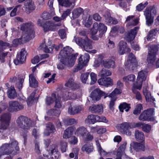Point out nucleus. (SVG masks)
<instances>
[{
	"mask_svg": "<svg viewBox=\"0 0 159 159\" xmlns=\"http://www.w3.org/2000/svg\"><path fill=\"white\" fill-rule=\"evenodd\" d=\"M33 26V24L31 22L24 23L21 25L20 30L23 31L20 38L23 43L34 37Z\"/></svg>",
	"mask_w": 159,
	"mask_h": 159,
	"instance_id": "f257e3e1",
	"label": "nucleus"
},
{
	"mask_svg": "<svg viewBox=\"0 0 159 159\" xmlns=\"http://www.w3.org/2000/svg\"><path fill=\"white\" fill-rule=\"evenodd\" d=\"M19 147L17 142L13 140L10 144L5 143L0 148V157L2 156L8 155L15 150L18 151Z\"/></svg>",
	"mask_w": 159,
	"mask_h": 159,
	"instance_id": "f03ea898",
	"label": "nucleus"
},
{
	"mask_svg": "<svg viewBox=\"0 0 159 159\" xmlns=\"http://www.w3.org/2000/svg\"><path fill=\"white\" fill-rule=\"evenodd\" d=\"M17 126L24 130L29 129L33 126L32 122L27 117L20 115L18 116L16 120Z\"/></svg>",
	"mask_w": 159,
	"mask_h": 159,
	"instance_id": "7ed1b4c3",
	"label": "nucleus"
},
{
	"mask_svg": "<svg viewBox=\"0 0 159 159\" xmlns=\"http://www.w3.org/2000/svg\"><path fill=\"white\" fill-rule=\"evenodd\" d=\"M64 51H62L60 56H58V58L60 59V63L57 66V68L60 70H63L66 68V66L68 67H71L74 64L75 61V56L72 57L70 58V60L68 61L64 60L62 58L63 56H64Z\"/></svg>",
	"mask_w": 159,
	"mask_h": 159,
	"instance_id": "20e7f679",
	"label": "nucleus"
},
{
	"mask_svg": "<svg viewBox=\"0 0 159 159\" xmlns=\"http://www.w3.org/2000/svg\"><path fill=\"white\" fill-rule=\"evenodd\" d=\"M74 40L78 45L87 52L93 48L91 40L86 36L84 38L75 37Z\"/></svg>",
	"mask_w": 159,
	"mask_h": 159,
	"instance_id": "39448f33",
	"label": "nucleus"
},
{
	"mask_svg": "<svg viewBox=\"0 0 159 159\" xmlns=\"http://www.w3.org/2000/svg\"><path fill=\"white\" fill-rule=\"evenodd\" d=\"M102 96L104 97V99H105L108 96L107 93L102 91L98 88L93 90L89 95L91 101L93 103H95L100 100Z\"/></svg>",
	"mask_w": 159,
	"mask_h": 159,
	"instance_id": "423d86ee",
	"label": "nucleus"
},
{
	"mask_svg": "<svg viewBox=\"0 0 159 159\" xmlns=\"http://www.w3.org/2000/svg\"><path fill=\"white\" fill-rule=\"evenodd\" d=\"M148 73V71L146 69L142 70L138 73L136 82L134 84V85L139 90L141 89L143 82L146 79Z\"/></svg>",
	"mask_w": 159,
	"mask_h": 159,
	"instance_id": "0eeeda50",
	"label": "nucleus"
},
{
	"mask_svg": "<svg viewBox=\"0 0 159 159\" xmlns=\"http://www.w3.org/2000/svg\"><path fill=\"white\" fill-rule=\"evenodd\" d=\"M11 119V115L9 113L2 115L0 118V133H3L7 128Z\"/></svg>",
	"mask_w": 159,
	"mask_h": 159,
	"instance_id": "6e6552de",
	"label": "nucleus"
},
{
	"mask_svg": "<svg viewBox=\"0 0 159 159\" xmlns=\"http://www.w3.org/2000/svg\"><path fill=\"white\" fill-rule=\"evenodd\" d=\"M118 131L121 133L130 136L131 135V132L129 130L132 128L131 124L127 122H124L118 125L116 127Z\"/></svg>",
	"mask_w": 159,
	"mask_h": 159,
	"instance_id": "1a4fd4ad",
	"label": "nucleus"
},
{
	"mask_svg": "<svg viewBox=\"0 0 159 159\" xmlns=\"http://www.w3.org/2000/svg\"><path fill=\"white\" fill-rule=\"evenodd\" d=\"M23 106L16 101H11L9 102L8 110L11 112H16L22 110Z\"/></svg>",
	"mask_w": 159,
	"mask_h": 159,
	"instance_id": "9d476101",
	"label": "nucleus"
},
{
	"mask_svg": "<svg viewBox=\"0 0 159 159\" xmlns=\"http://www.w3.org/2000/svg\"><path fill=\"white\" fill-rule=\"evenodd\" d=\"M132 148L136 152H144L149 149V147L144 142L142 143L134 142L131 144Z\"/></svg>",
	"mask_w": 159,
	"mask_h": 159,
	"instance_id": "9b49d317",
	"label": "nucleus"
},
{
	"mask_svg": "<svg viewBox=\"0 0 159 159\" xmlns=\"http://www.w3.org/2000/svg\"><path fill=\"white\" fill-rule=\"evenodd\" d=\"M153 111L151 109L144 111L140 115L139 119V120L142 121L146 120L152 121L154 120L153 116Z\"/></svg>",
	"mask_w": 159,
	"mask_h": 159,
	"instance_id": "f8f14e48",
	"label": "nucleus"
},
{
	"mask_svg": "<svg viewBox=\"0 0 159 159\" xmlns=\"http://www.w3.org/2000/svg\"><path fill=\"white\" fill-rule=\"evenodd\" d=\"M26 55L25 49L24 48L22 49L19 53L17 54L16 58L14 60V63L16 65L23 63L25 61Z\"/></svg>",
	"mask_w": 159,
	"mask_h": 159,
	"instance_id": "ddd939ff",
	"label": "nucleus"
},
{
	"mask_svg": "<svg viewBox=\"0 0 159 159\" xmlns=\"http://www.w3.org/2000/svg\"><path fill=\"white\" fill-rule=\"evenodd\" d=\"M62 51H64V56H63L62 58H63L64 60H66V61H68H68H69L70 59L72 57L74 56V55L75 56V58L77 56V54H72V53L73 52V50L70 48L69 46H67L65 48H64L61 51L59 55L58 56H60V53Z\"/></svg>",
	"mask_w": 159,
	"mask_h": 159,
	"instance_id": "4468645a",
	"label": "nucleus"
},
{
	"mask_svg": "<svg viewBox=\"0 0 159 159\" xmlns=\"http://www.w3.org/2000/svg\"><path fill=\"white\" fill-rule=\"evenodd\" d=\"M136 64V60L135 56L133 54L129 53L128 59L125 62V67L130 70H133Z\"/></svg>",
	"mask_w": 159,
	"mask_h": 159,
	"instance_id": "2eb2a0df",
	"label": "nucleus"
},
{
	"mask_svg": "<svg viewBox=\"0 0 159 159\" xmlns=\"http://www.w3.org/2000/svg\"><path fill=\"white\" fill-rule=\"evenodd\" d=\"M98 82L100 85L104 86L106 87L112 86L113 84L112 79L110 77H102L98 80Z\"/></svg>",
	"mask_w": 159,
	"mask_h": 159,
	"instance_id": "dca6fc26",
	"label": "nucleus"
},
{
	"mask_svg": "<svg viewBox=\"0 0 159 159\" xmlns=\"http://www.w3.org/2000/svg\"><path fill=\"white\" fill-rule=\"evenodd\" d=\"M127 143L124 142L118 148L116 151V157L115 159H122V156L125 155V150L126 148Z\"/></svg>",
	"mask_w": 159,
	"mask_h": 159,
	"instance_id": "f3484780",
	"label": "nucleus"
},
{
	"mask_svg": "<svg viewBox=\"0 0 159 159\" xmlns=\"http://www.w3.org/2000/svg\"><path fill=\"white\" fill-rule=\"evenodd\" d=\"M83 110V107L80 105L70 106L68 108V112L70 115H75L80 112Z\"/></svg>",
	"mask_w": 159,
	"mask_h": 159,
	"instance_id": "a211bd4d",
	"label": "nucleus"
},
{
	"mask_svg": "<svg viewBox=\"0 0 159 159\" xmlns=\"http://www.w3.org/2000/svg\"><path fill=\"white\" fill-rule=\"evenodd\" d=\"M24 8L27 12L30 13V11L34 10L35 7L34 2L31 0H26L25 1Z\"/></svg>",
	"mask_w": 159,
	"mask_h": 159,
	"instance_id": "6ab92c4d",
	"label": "nucleus"
},
{
	"mask_svg": "<svg viewBox=\"0 0 159 159\" xmlns=\"http://www.w3.org/2000/svg\"><path fill=\"white\" fill-rule=\"evenodd\" d=\"M129 51L130 49L127 47L125 42L122 41H120L118 45V52L120 54H123L125 52Z\"/></svg>",
	"mask_w": 159,
	"mask_h": 159,
	"instance_id": "aec40b11",
	"label": "nucleus"
},
{
	"mask_svg": "<svg viewBox=\"0 0 159 159\" xmlns=\"http://www.w3.org/2000/svg\"><path fill=\"white\" fill-rule=\"evenodd\" d=\"M101 64L105 68L109 69L111 67H115V62L111 58L104 59L102 61Z\"/></svg>",
	"mask_w": 159,
	"mask_h": 159,
	"instance_id": "412c9836",
	"label": "nucleus"
},
{
	"mask_svg": "<svg viewBox=\"0 0 159 159\" xmlns=\"http://www.w3.org/2000/svg\"><path fill=\"white\" fill-rule=\"evenodd\" d=\"M139 29V27H135L133 29L131 30L126 35L127 39L130 43L133 42V41Z\"/></svg>",
	"mask_w": 159,
	"mask_h": 159,
	"instance_id": "4be33fe9",
	"label": "nucleus"
},
{
	"mask_svg": "<svg viewBox=\"0 0 159 159\" xmlns=\"http://www.w3.org/2000/svg\"><path fill=\"white\" fill-rule=\"evenodd\" d=\"M50 151L51 153V159H58L59 158V153L58 152L57 145H52Z\"/></svg>",
	"mask_w": 159,
	"mask_h": 159,
	"instance_id": "5701e85b",
	"label": "nucleus"
},
{
	"mask_svg": "<svg viewBox=\"0 0 159 159\" xmlns=\"http://www.w3.org/2000/svg\"><path fill=\"white\" fill-rule=\"evenodd\" d=\"M103 107L102 104L93 105L89 107V110L93 113L102 112Z\"/></svg>",
	"mask_w": 159,
	"mask_h": 159,
	"instance_id": "b1692460",
	"label": "nucleus"
},
{
	"mask_svg": "<svg viewBox=\"0 0 159 159\" xmlns=\"http://www.w3.org/2000/svg\"><path fill=\"white\" fill-rule=\"evenodd\" d=\"M55 131L54 126L51 123L46 125V129L43 133L44 136H49L51 134L53 133Z\"/></svg>",
	"mask_w": 159,
	"mask_h": 159,
	"instance_id": "393cba45",
	"label": "nucleus"
},
{
	"mask_svg": "<svg viewBox=\"0 0 159 159\" xmlns=\"http://www.w3.org/2000/svg\"><path fill=\"white\" fill-rule=\"evenodd\" d=\"M77 97L76 94L73 92H65L64 93L62 98L64 101L68 100L75 99Z\"/></svg>",
	"mask_w": 159,
	"mask_h": 159,
	"instance_id": "a878e982",
	"label": "nucleus"
},
{
	"mask_svg": "<svg viewBox=\"0 0 159 159\" xmlns=\"http://www.w3.org/2000/svg\"><path fill=\"white\" fill-rule=\"evenodd\" d=\"M88 132L87 129L84 127L82 126L78 128L76 130L75 134L78 136L84 138Z\"/></svg>",
	"mask_w": 159,
	"mask_h": 159,
	"instance_id": "bb28decb",
	"label": "nucleus"
},
{
	"mask_svg": "<svg viewBox=\"0 0 159 159\" xmlns=\"http://www.w3.org/2000/svg\"><path fill=\"white\" fill-rule=\"evenodd\" d=\"M147 87L145 86L143 89V93L145 96L147 102H153L155 101V99L152 96L150 92L147 90Z\"/></svg>",
	"mask_w": 159,
	"mask_h": 159,
	"instance_id": "cd10ccee",
	"label": "nucleus"
},
{
	"mask_svg": "<svg viewBox=\"0 0 159 159\" xmlns=\"http://www.w3.org/2000/svg\"><path fill=\"white\" fill-rule=\"evenodd\" d=\"M134 16H128L126 20L125 21L128 22L127 26L129 27L130 26H135L138 24L139 19H137L133 20Z\"/></svg>",
	"mask_w": 159,
	"mask_h": 159,
	"instance_id": "c85d7f7f",
	"label": "nucleus"
},
{
	"mask_svg": "<svg viewBox=\"0 0 159 159\" xmlns=\"http://www.w3.org/2000/svg\"><path fill=\"white\" fill-rule=\"evenodd\" d=\"M43 28L45 32L55 30L53 24L50 21H47L43 24Z\"/></svg>",
	"mask_w": 159,
	"mask_h": 159,
	"instance_id": "c756f323",
	"label": "nucleus"
},
{
	"mask_svg": "<svg viewBox=\"0 0 159 159\" xmlns=\"http://www.w3.org/2000/svg\"><path fill=\"white\" fill-rule=\"evenodd\" d=\"M65 86L72 90H75L78 87L77 85L74 82V79L72 78H70L67 80L65 84Z\"/></svg>",
	"mask_w": 159,
	"mask_h": 159,
	"instance_id": "7c9ffc66",
	"label": "nucleus"
},
{
	"mask_svg": "<svg viewBox=\"0 0 159 159\" xmlns=\"http://www.w3.org/2000/svg\"><path fill=\"white\" fill-rule=\"evenodd\" d=\"M51 43L50 41H48L46 45L45 42H43L40 46L39 48L45 52H51L53 50V48L52 47H49L50 46Z\"/></svg>",
	"mask_w": 159,
	"mask_h": 159,
	"instance_id": "2f4dec72",
	"label": "nucleus"
},
{
	"mask_svg": "<svg viewBox=\"0 0 159 159\" xmlns=\"http://www.w3.org/2000/svg\"><path fill=\"white\" fill-rule=\"evenodd\" d=\"M75 130V128L70 127L64 130L63 135V137L65 139L70 138L73 134Z\"/></svg>",
	"mask_w": 159,
	"mask_h": 159,
	"instance_id": "473e14b6",
	"label": "nucleus"
},
{
	"mask_svg": "<svg viewBox=\"0 0 159 159\" xmlns=\"http://www.w3.org/2000/svg\"><path fill=\"white\" fill-rule=\"evenodd\" d=\"M98 29L99 30L98 36L101 38L107 30V28L104 24L102 23L98 24Z\"/></svg>",
	"mask_w": 159,
	"mask_h": 159,
	"instance_id": "72a5a7b5",
	"label": "nucleus"
},
{
	"mask_svg": "<svg viewBox=\"0 0 159 159\" xmlns=\"http://www.w3.org/2000/svg\"><path fill=\"white\" fill-rule=\"evenodd\" d=\"M30 86L31 87L36 88L38 86V82L33 74L29 75Z\"/></svg>",
	"mask_w": 159,
	"mask_h": 159,
	"instance_id": "f704fd0d",
	"label": "nucleus"
},
{
	"mask_svg": "<svg viewBox=\"0 0 159 159\" xmlns=\"http://www.w3.org/2000/svg\"><path fill=\"white\" fill-rule=\"evenodd\" d=\"M156 59V56L148 55L147 57L148 66L150 67H153L155 66Z\"/></svg>",
	"mask_w": 159,
	"mask_h": 159,
	"instance_id": "c9c22d12",
	"label": "nucleus"
},
{
	"mask_svg": "<svg viewBox=\"0 0 159 159\" xmlns=\"http://www.w3.org/2000/svg\"><path fill=\"white\" fill-rule=\"evenodd\" d=\"M81 149L83 152L89 154L93 151V148L92 144H87L83 146Z\"/></svg>",
	"mask_w": 159,
	"mask_h": 159,
	"instance_id": "e433bc0d",
	"label": "nucleus"
},
{
	"mask_svg": "<svg viewBox=\"0 0 159 159\" xmlns=\"http://www.w3.org/2000/svg\"><path fill=\"white\" fill-rule=\"evenodd\" d=\"M148 55L156 56L158 51V47L155 45H148Z\"/></svg>",
	"mask_w": 159,
	"mask_h": 159,
	"instance_id": "4c0bfd02",
	"label": "nucleus"
},
{
	"mask_svg": "<svg viewBox=\"0 0 159 159\" xmlns=\"http://www.w3.org/2000/svg\"><path fill=\"white\" fill-rule=\"evenodd\" d=\"M148 10L144 11V15L145 16L146 20V23L147 25L150 26L152 25L153 21V19L149 13Z\"/></svg>",
	"mask_w": 159,
	"mask_h": 159,
	"instance_id": "58836bf2",
	"label": "nucleus"
},
{
	"mask_svg": "<svg viewBox=\"0 0 159 159\" xmlns=\"http://www.w3.org/2000/svg\"><path fill=\"white\" fill-rule=\"evenodd\" d=\"M97 115H89L87 118L85 120V122L88 124H93L97 122L96 121V117Z\"/></svg>",
	"mask_w": 159,
	"mask_h": 159,
	"instance_id": "ea45409f",
	"label": "nucleus"
},
{
	"mask_svg": "<svg viewBox=\"0 0 159 159\" xmlns=\"http://www.w3.org/2000/svg\"><path fill=\"white\" fill-rule=\"evenodd\" d=\"M78 64L76 68L75 69L74 72L77 71L78 70H80L87 65V63L84 62L82 60L81 57H80L78 60Z\"/></svg>",
	"mask_w": 159,
	"mask_h": 159,
	"instance_id": "a19ab883",
	"label": "nucleus"
},
{
	"mask_svg": "<svg viewBox=\"0 0 159 159\" xmlns=\"http://www.w3.org/2000/svg\"><path fill=\"white\" fill-rule=\"evenodd\" d=\"M7 95L8 97L11 99H14L16 97V93L13 86H11L9 89Z\"/></svg>",
	"mask_w": 159,
	"mask_h": 159,
	"instance_id": "79ce46f5",
	"label": "nucleus"
},
{
	"mask_svg": "<svg viewBox=\"0 0 159 159\" xmlns=\"http://www.w3.org/2000/svg\"><path fill=\"white\" fill-rule=\"evenodd\" d=\"M111 75V73L109 70L104 68L102 69L98 73V76L101 77L109 76Z\"/></svg>",
	"mask_w": 159,
	"mask_h": 159,
	"instance_id": "37998d69",
	"label": "nucleus"
},
{
	"mask_svg": "<svg viewBox=\"0 0 159 159\" xmlns=\"http://www.w3.org/2000/svg\"><path fill=\"white\" fill-rule=\"evenodd\" d=\"M135 136L136 140L138 141H144V136L143 133L139 130H136L135 133Z\"/></svg>",
	"mask_w": 159,
	"mask_h": 159,
	"instance_id": "c03bdc74",
	"label": "nucleus"
},
{
	"mask_svg": "<svg viewBox=\"0 0 159 159\" xmlns=\"http://www.w3.org/2000/svg\"><path fill=\"white\" fill-rule=\"evenodd\" d=\"M83 12V9L80 7L75 9L72 11V18L74 19L78 18Z\"/></svg>",
	"mask_w": 159,
	"mask_h": 159,
	"instance_id": "a18cd8bd",
	"label": "nucleus"
},
{
	"mask_svg": "<svg viewBox=\"0 0 159 159\" xmlns=\"http://www.w3.org/2000/svg\"><path fill=\"white\" fill-rule=\"evenodd\" d=\"M107 17L106 15H105L106 22L109 24H117V21L115 19L110 16V14L109 13H107Z\"/></svg>",
	"mask_w": 159,
	"mask_h": 159,
	"instance_id": "49530a36",
	"label": "nucleus"
},
{
	"mask_svg": "<svg viewBox=\"0 0 159 159\" xmlns=\"http://www.w3.org/2000/svg\"><path fill=\"white\" fill-rule=\"evenodd\" d=\"M159 30L156 28L150 30L148 34L147 39L148 40H150L151 38L156 35L157 33Z\"/></svg>",
	"mask_w": 159,
	"mask_h": 159,
	"instance_id": "de8ad7c7",
	"label": "nucleus"
},
{
	"mask_svg": "<svg viewBox=\"0 0 159 159\" xmlns=\"http://www.w3.org/2000/svg\"><path fill=\"white\" fill-rule=\"evenodd\" d=\"M119 108L120 111L121 112H123L124 110L127 112L130 108V107L129 104L124 102L120 105Z\"/></svg>",
	"mask_w": 159,
	"mask_h": 159,
	"instance_id": "09e8293b",
	"label": "nucleus"
},
{
	"mask_svg": "<svg viewBox=\"0 0 159 159\" xmlns=\"http://www.w3.org/2000/svg\"><path fill=\"white\" fill-rule=\"evenodd\" d=\"M47 57V54L40 55V57L38 56L35 57L31 60L32 63L33 64H35L38 63L40 60L43 58Z\"/></svg>",
	"mask_w": 159,
	"mask_h": 159,
	"instance_id": "8fccbe9b",
	"label": "nucleus"
},
{
	"mask_svg": "<svg viewBox=\"0 0 159 159\" xmlns=\"http://www.w3.org/2000/svg\"><path fill=\"white\" fill-rule=\"evenodd\" d=\"M135 78V76L134 74H130L123 78V80L125 82H133Z\"/></svg>",
	"mask_w": 159,
	"mask_h": 159,
	"instance_id": "3c124183",
	"label": "nucleus"
},
{
	"mask_svg": "<svg viewBox=\"0 0 159 159\" xmlns=\"http://www.w3.org/2000/svg\"><path fill=\"white\" fill-rule=\"evenodd\" d=\"M96 145L98 150V151L100 153V155L102 156H103L107 155L106 152L103 150L101 146L99 144V142L98 140H96Z\"/></svg>",
	"mask_w": 159,
	"mask_h": 159,
	"instance_id": "603ef678",
	"label": "nucleus"
},
{
	"mask_svg": "<svg viewBox=\"0 0 159 159\" xmlns=\"http://www.w3.org/2000/svg\"><path fill=\"white\" fill-rule=\"evenodd\" d=\"M136 89H138L135 87V85L134 84V86L132 88V91L133 93L135 94L136 98L139 100H142V97L140 93L136 90Z\"/></svg>",
	"mask_w": 159,
	"mask_h": 159,
	"instance_id": "864d4df0",
	"label": "nucleus"
},
{
	"mask_svg": "<svg viewBox=\"0 0 159 159\" xmlns=\"http://www.w3.org/2000/svg\"><path fill=\"white\" fill-rule=\"evenodd\" d=\"M121 90L117 88L115 89L112 92L108 94L107 93L108 97H117L116 95L121 93Z\"/></svg>",
	"mask_w": 159,
	"mask_h": 159,
	"instance_id": "5fc2aeb1",
	"label": "nucleus"
},
{
	"mask_svg": "<svg viewBox=\"0 0 159 159\" xmlns=\"http://www.w3.org/2000/svg\"><path fill=\"white\" fill-rule=\"evenodd\" d=\"M111 98V100L109 104V107L111 110H113V107L114 106L115 102L117 99V97H110Z\"/></svg>",
	"mask_w": 159,
	"mask_h": 159,
	"instance_id": "6e6d98bb",
	"label": "nucleus"
},
{
	"mask_svg": "<svg viewBox=\"0 0 159 159\" xmlns=\"http://www.w3.org/2000/svg\"><path fill=\"white\" fill-rule=\"evenodd\" d=\"M147 10H148L149 13L151 15V16L153 15H156L157 13L156 10L154 6L147 8L145 11H147Z\"/></svg>",
	"mask_w": 159,
	"mask_h": 159,
	"instance_id": "4d7b16f0",
	"label": "nucleus"
},
{
	"mask_svg": "<svg viewBox=\"0 0 159 159\" xmlns=\"http://www.w3.org/2000/svg\"><path fill=\"white\" fill-rule=\"evenodd\" d=\"M25 78V75H23L22 78H19L18 83L16 84V86L19 90H20L22 88V84L24 82Z\"/></svg>",
	"mask_w": 159,
	"mask_h": 159,
	"instance_id": "13d9d810",
	"label": "nucleus"
},
{
	"mask_svg": "<svg viewBox=\"0 0 159 159\" xmlns=\"http://www.w3.org/2000/svg\"><path fill=\"white\" fill-rule=\"evenodd\" d=\"M59 4L62 6L68 7L69 6L71 3L68 0H58Z\"/></svg>",
	"mask_w": 159,
	"mask_h": 159,
	"instance_id": "bf43d9fd",
	"label": "nucleus"
},
{
	"mask_svg": "<svg viewBox=\"0 0 159 159\" xmlns=\"http://www.w3.org/2000/svg\"><path fill=\"white\" fill-rule=\"evenodd\" d=\"M98 23H94L91 30V33L92 35H95L97 34L98 30Z\"/></svg>",
	"mask_w": 159,
	"mask_h": 159,
	"instance_id": "052dcab7",
	"label": "nucleus"
},
{
	"mask_svg": "<svg viewBox=\"0 0 159 159\" xmlns=\"http://www.w3.org/2000/svg\"><path fill=\"white\" fill-rule=\"evenodd\" d=\"M143 107L142 104H138L136 105V107L134 110L133 113L135 115L138 114L140 113Z\"/></svg>",
	"mask_w": 159,
	"mask_h": 159,
	"instance_id": "680f3d73",
	"label": "nucleus"
},
{
	"mask_svg": "<svg viewBox=\"0 0 159 159\" xmlns=\"http://www.w3.org/2000/svg\"><path fill=\"white\" fill-rule=\"evenodd\" d=\"M47 114L50 116H57L60 114L59 111L56 110L51 109L47 112Z\"/></svg>",
	"mask_w": 159,
	"mask_h": 159,
	"instance_id": "e2e57ef3",
	"label": "nucleus"
},
{
	"mask_svg": "<svg viewBox=\"0 0 159 159\" xmlns=\"http://www.w3.org/2000/svg\"><path fill=\"white\" fill-rule=\"evenodd\" d=\"M90 76L91 79L90 84H93L97 81V75L93 72H91L90 74Z\"/></svg>",
	"mask_w": 159,
	"mask_h": 159,
	"instance_id": "0e129e2a",
	"label": "nucleus"
},
{
	"mask_svg": "<svg viewBox=\"0 0 159 159\" xmlns=\"http://www.w3.org/2000/svg\"><path fill=\"white\" fill-rule=\"evenodd\" d=\"M9 46L10 44L9 43L4 42L2 41H0V52L2 51L7 47H8Z\"/></svg>",
	"mask_w": 159,
	"mask_h": 159,
	"instance_id": "69168bd1",
	"label": "nucleus"
},
{
	"mask_svg": "<svg viewBox=\"0 0 159 159\" xmlns=\"http://www.w3.org/2000/svg\"><path fill=\"white\" fill-rule=\"evenodd\" d=\"M61 149L62 152H66L67 147V143L64 141H61Z\"/></svg>",
	"mask_w": 159,
	"mask_h": 159,
	"instance_id": "338daca9",
	"label": "nucleus"
},
{
	"mask_svg": "<svg viewBox=\"0 0 159 159\" xmlns=\"http://www.w3.org/2000/svg\"><path fill=\"white\" fill-rule=\"evenodd\" d=\"M148 4L147 2H146L144 3L143 4L141 3L138 5L136 7V9L138 11H140L142 10Z\"/></svg>",
	"mask_w": 159,
	"mask_h": 159,
	"instance_id": "774afa93",
	"label": "nucleus"
}]
</instances>
